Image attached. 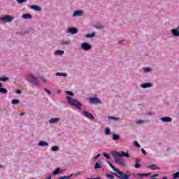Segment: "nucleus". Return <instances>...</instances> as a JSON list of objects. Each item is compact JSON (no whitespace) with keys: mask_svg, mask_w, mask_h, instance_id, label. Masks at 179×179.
I'll return each instance as SVG.
<instances>
[{"mask_svg":"<svg viewBox=\"0 0 179 179\" xmlns=\"http://www.w3.org/2000/svg\"><path fill=\"white\" fill-rule=\"evenodd\" d=\"M79 176H83V172H78L75 174V177H79Z\"/></svg>","mask_w":179,"mask_h":179,"instance_id":"obj_42","label":"nucleus"},{"mask_svg":"<svg viewBox=\"0 0 179 179\" xmlns=\"http://www.w3.org/2000/svg\"><path fill=\"white\" fill-rule=\"evenodd\" d=\"M69 33H70L71 34H77L78 29H76V28H70L69 29Z\"/></svg>","mask_w":179,"mask_h":179,"instance_id":"obj_17","label":"nucleus"},{"mask_svg":"<svg viewBox=\"0 0 179 179\" xmlns=\"http://www.w3.org/2000/svg\"><path fill=\"white\" fill-rule=\"evenodd\" d=\"M44 91L46 92V93H48V94H51V91L48 90V89L47 88H44Z\"/></svg>","mask_w":179,"mask_h":179,"instance_id":"obj_45","label":"nucleus"},{"mask_svg":"<svg viewBox=\"0 0 179 179\" xmlns=\"http://www.w3.org/2000/svg\"><path fill=\"white\" fill-rule=\"evenodd\" d=\"M108 164H109L110 167L113 169V171H115V176L117 177L118 179H129L131 177V173L129 171H127L126 173H122L120 169H115L113 166V164H111L110 162L107 161Z\"/></svg>","mask_w":179,"mask_h":179,"instance_id":"obj_2","label":"nucleus"},{"mask_svg":"<svg viewBox=\"0 0 179 179\" xmlns=\"http://www.w3.org/2000/svg\"><path fill=\"white\" fill-rule=\"evenodd\" d=\"M20 115L21 116V117H23V115H24V113H21L20 114Z\"/></svg>","mask_w":179,"mask_h":179,"instance_id":"obj_51","label":"nucleus"},{"mask_svg":"<svg viewBox=\"0 0 179 179\" xmlns=\"http://www.w3.org/2000/svg\"><path fill=\"white\" fill-rule=\"evenodd\" d=\"M162 179H169L167 177H163Z\"/></svg>","mask_w":179,"mask_h":179,"instance_id":"obj_54","label":"nucleus"},{"mask_svg":"<svg viewBox=\"0 0 179 179\" xmlns=\"http://www.w3.org/2000/svg\"><path fill=\"white\" fill-rule=\"evenodd\" d=\"M106 176L107 178H109V179H114L115 178L114 173H112V174L106 173Z\"/></svg>","mask_w":179,"mask_h":179,"instance_id":"obj_31","label":"nucleus"},{"mask_svg":"<svg viewBox=\"0 0 179 179\" xmlns=\"http://www.w3.org/2000/svg\"><path fill=\"white\" fill-rule=\"evenodd\" d=\"M90 104H101V101L97 97H90L89 98Z\"/></svg>","mask_w":179,"mask_h":179,"instance_id":"obj_6","label":"nucleus"},{"mask_svg":"<svg viewBox=\"0 0 179 179\" xmlns=\"http://www.w3.org/2000/svg\"><path fill=\"white\" fill-rule=\"evenodd\" d=\"M71 43L72 42L70 40L61 41L62 45H69V44H71Z\"/></svg>","mask_w":179,"mask_h":179,"instance_id":"obj_23","label":"nucleus"},{"mask_svg":"<svg viewBox=\"0 0 179 179\" xmlns=\"http://www.w3.org/2000/svg\"><path fill=\"white\" fill-rule=\"evenodd\" d=\"M94 169L95 170H97V169H101V165L99 162H96L94 165Z\"/></svg>","mask_w":179,"mask_h":179,"instance_id":"obj_34","label":"nucleus"},{"mask_svg":"<svg viewBox=\"0 0 179 179\" xmlns=\"http://www.w3.org/2000/svg\"><path fill=\"white\" fill-rule=\"evenodd\" d=\"M17 3H23L24 2H27V0H16Z\"/></svg>","mask_w":179,"mask_h":179,"instance_id":"obj_40","label":"nucleus"},{"mask_svg":"<svg viewBox=\"0 0 179 179\" xmlns=\"http://www.w3.org/2000/svg\"><path fill=\"white\" fill-rule=\"evenodd\" d=\"M31 9H34L36 12H41V7L36 5L31 6Z\"/></svg>","mask_w":179,"mask_h":179,"instance_id":"obj_14","label":"nucleus"},{"mask_svg":"<svg viewBox=\"0 0 179 179\" xmlns=\"http://www.w3.org/2000/svg\"><path fill=\"white\" fill-rule=\"evenodd\" d=\"M178 29H179V27H178Z\"/></svg>","mask_w":179,"mask_h":179,"instance_id":"obj_58","label":"nucleus"},{"mask_svg":"<svg viewBox=\"0 0 179 179\" xmlns=\"http://www.w3.org/2000/svg\"><path fill=\"white\" fill-rule=\"evenodd\" d=\"M161 121H162V122H171L173 118L170 117H163L161 118Z\"/></svg>","mask_w":179,"mask_h":179,"instance_id":"obj_12","label":"nucleus"},{"mask_svg":"<svg viewBox=\"0 0 179 179\" xmlns=\"http://www.w3.org/2000/svg\"><path fill=\"white\" fill-rule=\"evenodd\" d=\"M65 94H68L69 96H75V94H73V92H71V91H66L65 92Z\"/></svg>","mask_w":179,"mask_h":179,"instance_id":"obj_37","label":"nucleus"},{"mask_svg":"<svg viewBox=\"0 0 179 179\" xmlns=\"http://www.w3.org/2000/svg\"><path fill=\"white\" fill-rule=\"evenodd\" d=\"M152 69L149 67H144L141 70V72H144L145 73H148V72H151Z\"/></svg>","mask_w":179,"mask_h":179,"instance_id":"obj_20","label":"nucleus"},{"mask_svg":"<svg viewBox=\"0 0 179 179\" xmlns=\"http://www.w3.org/2000/svg\"><path fill=\"white\" fill-rule=\"evenodd\" d=\"M66 101L70 106H73L76 108H78V110H82V103L78 101L76 99H73L71 96H66Z\"/></svg>","mask_w":179,"mask_h":179,"instance_id":"obj_3","label":"nucleus"},{"mask_svg":"<svg viewBox=\"0 0 179 179\" xmlns=\"http://www.w3.org/2000/svg\"><path fill=\"white\" fill-rule=\"evenodd\" d=\"M134 146H136V148H141V145L138 143V141H134Z\"/></svg>","mask_w":179,"mask_h":179,"instance_id":"obj_39","label":"nucleus"},{"mask_svg":"<svg viewBox=\"0 0 179 179\" xmlns=\"http://www.w3.org/2000/svg\"><path fill=\"white\" fill-rule=\"evenodd\" d=\"M141 152L143 153V155H144L145 156H146L148 155V153L146 152V150H145V149L142 148L141 149Z\"/></svg>","mask_w":179,"mask_h":179,"instance_id":"obj_43","label":"nucleus"},{"mask_svg":"<svg viewBox=\"0 0 179 179\" xmlns=\"http://www.w3.org/2000/svg\"><path fill=\"white\" fill-rule=\"evenodd\" d=\"M151 177L156 178V177H159V174H155L153 176H151Z\"/></svg>","mask_w":179,"mask_h":179,"instance_id":"obj_49","label":"nucleus"},{"mask_svg":"<svg viewBox=\"0 0 179 179\" xmlns=\"http://www.w3.org/2000/svg\"><path fill=\"white\" fill-rule=\"evenodd\" d=\"M141 160L139 159H136V163H140Z\"/></svg>","mask_w":179,"mask_h":179,"instance_id":"obj_50","label":"nucleus"},{"mask_svg":"<svg viewBox=\"0 0 179 179\" xmlns=\"http://www.w3.org/2000/svg\"><path fill=\"white\" fill-rule=\"evenodd\" d=\"M82 50H84V51H89V50H92V45L89 44L88 43H83L81 45Z\"/></svg>","mask_w":179,"mask_h":179,"instance_id":"obj_8","label":"nucleus"},{"mask_svg":"<svg viewBox=\"0 0 179 179\" xmlns=\"http://www.w3.org/2000/svg\"><path fill=\"white\" fill-rule=\"evenodd\" d=\"M177 178H179V172H176L173 174L172 179H177Z\"/></svg>","mask_w":179,"mask_h":179,"instance_id":"obj_33","label":"nucleus"},{"mask_svg":"<svg viewBox=\"0 0 179 179\" xmlns=\"http://www.w3.org/2000/svg\"><path fill=\"white\" fill-rule=\"evenodd\" d=\"M39 79L41 82H43V83L47 82V80H45L44 77H41L39 78Z\"/></svg>","mask_w":179,"mask_h":179,"instance_id":"obj_44","label":"nucleus"},{"mask_svg":"<svg viewBox=\"0 0 179 179\" xmlns=\"http://www.w3.org/2000/svg\"><path fill=\"white\" fill-rule=\"evenodd\" d=\"M13 20V17L9 15H5L0 17V24H5V23H10Z\"/></svg>","mask_w":179,"mask_h":179,"instance_id":"obj_5","label":"nucleus"},{"mask_svg":"<svg viewBox=\"0 0 179 179\" xmlns=\"http://www.w3.org/2000/svg\"><path fill=\"white\" fill-rule=\"evenodd\" d=\"M108 120H112L113 121H120V117H114V116H109V117H108Z\"/></svg>","mask_w":179,"mask_h":179,"instance_id":"obj_25","label":"nucleus"},{"mask_svg":"<svg viewBox=\"0 0 179 179\" xmlns=\"http://www.w3.org/2000/svg\"><path fill=\"white\" fill-rule=\"evenodd\" d=\"M55 76H62L63 78H66L68 76V74L66 73H56Z\"/></svg>","mask_w":179,"mask_h":179,"instance_id":"obj_21","label":"nucleus"},{"mask_svg":"<svg viewBox=\"0 0 179 179\" xmlns=\"http://www.w3.org/2000/svg\"><path fill=\"white\" fill-rule=\"evenodd\" d=\"M27 80H28V82H31V83H33V85H34L35 86H40L41 85V83H40L38 78L33 75L28 76Z\"/></svg>","mask_w":179,"mask_h":179,"instance_id":"obj_4","label":"nucleus"},{"mask_svg":"<svg viewBox=\"0 0 179 179\" xmlns=\"http://www.w3.org/2000/svg\"><path fill=\"white\" fill-rule=\"evenodd\" d=\"M145 122L143 120H136V124H143Z\"/></svg>","mask_w":179,"mask_h":179,"instance_id":"obj_38","label":"nucleus"},{"mask_svg":"<svg viewBox=\"0 0 179 179\" xmlns=\"http://www.w3.org/2000/svg\"><path fill=\"white\" fill-rule=\"evenodd\" d=\"M49 144L48 143L45 142V141H40L38 143V146H41V148H45L47 146H48Z\"/></svg>","mask_w":179,"mask_h":179,"instance_id":"obj_15","label":"nucleus"},{"mask_svg":"<svg viewBox=\"0 0 179 179\" xmlns=\"http://www.w3.org/2000/svg\"><path fill=\"white\" fill-rule=\"evenodd\" d=\"M83 114L84 116L88 118V120H94V116H93V114L89 113L87 110H83Z\"/></svg>","mask_w":179,"mask_h":179,"instance_id":"obj_9","label":"nucleus"},{"mask_svg":"<svg viewBox=\"0 0 179 179\" xmlns=\"http://www.w3.org/2000/svg\"><path fill=\"white\" fill-rule=\"evenodd\" d=\"M110 132H111V130L108 127H106L105 129L106 135H110Z\"/></svg>","mask_w":179,"mask_h":179,"instance_id":"obj_36","label":"nucleus"},{"mask_svg":"<svg viewBox=\"0 0 179 179\" xmlns=\"http://www.w3.org/2000/svg\"><path fill=\"white\" fill-rule=\"evenodd\" d=\"M9 80V77H5V76H2L0 78V81L1 82H6Z\"/></svg>","mask_w":179,"mask_h":179,"instance_id":"obj_29","label":"nucleus"},{"mask_svg":"<svg viewBox=\"0 0 179 179\" xmlns=\"http://www.w3.org/2000/svg\"><path fill=\"white\" fill-rule=\"evenodd\" d=\"M57 93H61V90H59L57 91Z\"/></svg>","mask_w":179,"mask_h":179,"instance_id":"obj_56","label":"nucleus"},{"mask_svg":"<svg viewBox=\"0 0 179 179\" xmlns=\"http://www.w3.org/2000/svg\"><path fill=\"white\" fill-rule=\"evenodd\" d=\"M22 18L26 19L27 20L33 19V17L30 14H24L22 15Z\"/></svg>","mask_w":179,"mask_h":179,"instance_id":"obj_22","label":"nucleus"},{"mask_svg":"<svg viewBox=\"0 0 179 179\" xmlns=\"http://www.w3.org/2000/svg\"><path fill=\"white\" fill-rule=\"evenodd\" d=\"M80 16H83V10H76L73 13V17H78Z\"/></svg>","mask_w":179,"mask_h":179,"instance_id":"obj_10","label":"nucleus"},{"mask_svg":"<svg viewBox=\"0 0 179 179\" xmlns=\"http://www.w3.org/2000/svg\"><path fill=\"white\" fill-rule=\"evenodd\" d=\"M52 152H58L59 150V148L58 146H53L51 148Z\"/></svg>","mask_w":179,"mask_h":179,"instance_id":"obj_32","label":"nucleus"},{"mask_svg":"<svg viewBox=\"0 0 179 179\" xmlns=\"http://www.w3.org/2000/svg\"><path fill=\"white\" fill-rule=\"evenodd\" d=\"M12 104H13L14 106L17 105V103H19V99H13L11 101Z\"/></svg>","mask_w":179,"mask_h":179,"instance_id":"obj_35","label":"nucleus"},{"mask_svg":"<svg viewBox=\"0 0 179 179\" xmlns=\"http://www.w3.org/2000/svg\"><path fill=\"white\" fill-rule=\"evenodd\" d=\"M171 33L174 37H179V31L177 29H171Z\"/></svg>","mask_w":179,"mask_h":179,"instance_id":"obj_16","label":"nucleus"},{"mask_svg":"<svg viewBox=\"0 0 179 179\" xmlns=\"http://www.w3.org/2000/svg\"><path fill=\"white\" fill-rule=\"evenodd\" d=\"M103 155L106 159H110V155L107 154V152H103Z\"/></svg>","mask_w":179,"mask_h":179,"instance_id":"obj_41","label":"nucleus"},{"mask_svg":"<svg viewBox=\"0 0 179 179\" xmlns=\"http://www.w3.org/2000/svg\"><path fill=\"white\" fill-rule=\"evenodd\" d=\"M112 156L114 157V160L117 164L123 166H124L127 163L121 157H127V159H129V153L125 152L124 151H122L121 152L113 151L112 152Z\"/></svg>","mask_w":179,"mask_h":179,"instance_id":"obj_1","label":"nucleus"},{"mask_svg":"<svg viewBox=\"0 0 179 179\" xmlns=\"http://www.w3.org/2000/svg\"><path fill=\"white\" fill-rule=\"evenodd\" d=\"M101 156V154H98L96 157H94V160L99 159V157H100Z\"/></svg>","mask_w":179,"mask_h":179,"instance_id":"obj_47","label":"nucleus"},{"mask_svg":"<svg viewBox=\"0 0 179 179\" xmlns=\"http://www.w3.org/2000/svg\"><path fill=\"white\" fill-rule=\"evenodd\" d=\"M141 87L143 89H148V87H152V85L150 83H144L141 85Z\"/></svg>","mask_w":179,"mask_h":179,"instance_id":"obj_24","label":"nucleus"},{"mask_svg":"<svg viewBox=\"0 0 179 179\" xmlns=\"http://www.w3.org/2000/svg\"><path fill=\"white\" fill-rule=\"evenodd\" d=\"M87 179H100V178H87Z\"/></svg>","mask_w":179,"mask_h":179,"instance_id":"obj_52","label":"nucleus"},{"mask_svg":"<svg viewBox=\"0 0 179 179\" xmlns=\"http://www.w3.org/2000/svg\"><path fill=\"white\" fill-rule=\"evenodd\" d=\"M61 173V168H57L55 171L52 172V176H58V174Z\"/></svg>","mask_w":179,"mask_h":179,"instance_id":"obj_19","label":"nucleus"},{"mask_svg":"<svg viewBox=\"0 0 179 179\" xmlns=\"http://www.w3.org/2000/svg\"><path fill=\"white\" fill-rule=\"evenodd\" d=\"M59 117H55V118H51L49 120V124H58L59 122Z\"/></svg>","mask_w":179,"mask_h":179,"instance_id":"obj_13","label":"nucleus"},{"mask_svg":"<svg viewBox=\"0 0 179 179\" xmlns=\"http://www.w3.org/2000/svg\"><path fill=\"white\" fill-rule=\"evenodd\" d=\"M73 176V173H71V176H60L59 177V179H71L72 178V176Z\"/></svg>","mask_w":179,"mask_h":179,"instance_id":"obj_28","label":"nucleus"},{"mask_svg":"<svg viewBox=\"0 0 179 179\" xmlns=\"http://www.w3.org/2000/svg\"><path fill=\"white\" fill-rule=\"evenodd\" d=\"M134 167H135V169H139V167H141V164H139V163H136Z\"/></svg>","mask_w":179,"mask_h":179,"instance_id":"obj_46","label":"nucleus"},{"mask_svg":"<svg viewBox=\"0 0 179 179\" xmlns=\"http://www.w3.org/2000/svg\"><path fill=\"white\" fill-rule=\"evenodd\" d=\"M15 93H17V94H20V93H22V91H20V90H16Z\"/></svg>","mask_w":179,"mask_h":179,"instance_id":"obj_48","label":"nucleus"},{"mask_svg":"<svg viewBox=\"0 0 179 179\" xmlns=\"http://www.w3.org/2000/svg\"><path fill=\"white\" fill-rule=\"evenodd\" d=\"M64 50H57L55 52V55H64Z\"/></svg>","mask_w":179,"mask_h":179,"instance_id":"obj_26","label":"nucleus"},{"mask_svg":"<svg viewBox=\"0 0 179 179\" xmlns=\"http://www.w3.org/2000/svg\"><path fill=\"white\" fill-rule=\"evenodd\" d=\"M1 87H2V83H0V93H2L3 94H6V93H8V90H6V88Z\"/></svg>","mask_w":179,"mask_h":179,"instance_id":"obj_18","label":"nucleus"},{"mask_svg":"<svg viewBox=\"0 0 179 179\" xmlns=\"http://www.w3.org/2000/svg\"><path fill=\"white\" fill-rule=\"evenodd\" d=\"M94 36H96V33L93 32L92 34H88L85 36V37L87 38H93V37H94Z\"/></svg>","mask_w":179,"mask_h":179,"instance_id":"obj_27","label":"nucleus"},{"mask_svg":"<svg viewBox=\"0 0 179 179\" xmlns=\"http://www.w3.org/2000/svg\"><path fill=\"white\" fill-rule=\"evenodd\" d=\"M3 166L2 165H0V169H3Z\"/></svg>","mask_w":179,"mask_h":179,"instance_id":"obj_55","label":"nucleus"},{"mask_svg":"<svg viewBox=\"0 0 179 179\" xmlns=\"http://www.w3.org/2000/svg\"><path fill=\"white\" fill-rule=\"evenodd\" d=\"M113 141H120V136L115 134H113Z\"/></svg>","mask_w":179,"mask_h":179,"instance_id":"obj_30","label":"nucleus"},{"mask_svg":"<svg viewBox=\"0 0 179 179\" xmlns=\"http://www.w3.org/2000/svg\"><path fill=\"white\" fill-rule=\"evenodd\" d=\"M99 29H103V27H99Z\"/></svg>","mask_w":179,"mask_h":179,"instance_id":"obj_57","label":"nucleus"},{"mask_svg":"<svg viewBox=\"0 0 179 179\" xmlns=\"http://www.w3.org/2000/svg\"><path fill=\"white\" fill-rule=\"evenodd\" d=\"M150 179H157V178H153V176H150Z\"/></svg>","mask_w":179,"mask_h":179,"instance_id":"obj_53","label":"nucleus"},{"mask_svg":"<svg viewBox=\"0 0 179 179\" xmlns=\"http://www.w3.org/2000/svg\"><path fill=\"white\" fill-rule=\"evenodd\" d=\"M147 169H149L150 170H160L161 169V168L157 166V165H156V164L148 165L147 166Z\"/></svg>","mask_w":179,"mask_h":179,"instance_id":"obj_11","label":"nucleus"},{"mask_svg":"<svg viewBox=\"0 0 179 179\" xmlns=\"http://www.w3.org/2000/svg\"><path fill=\"white\" fill-rule=\"evenodd\" d=\"M151 173H136L134 175V178L142 179L143 177H149Z\"/></svg>","mask_w":179,"mask_h":179,"instance_id":"obj_7","label":"nucleus"}]
</instances>
